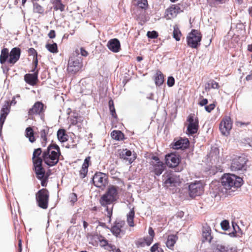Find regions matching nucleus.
<instances>
[{
    "mask_svg": "<svg viewBox=\"0 0 252 252\" xmlns=\"http://www.w3.org/2000/svg\"><path fill=\"white\" fill-rule=\"evenodd\" d=\"M243 179L235 176L234 174H226L221 178V183H218V185L214 187V192L219 194L222 193H226L227 190L239 188L242 185Z\"/></svg>",
    "mask_w": 252,
    "mask_h": 252,
    "instance_id": "1",
    "label": "nucleus"
},
{
    "mask_svg": "<svg viewBox=\"0 0 252 252\" xmlns=\"http://www.w3.org/2000/svg\"><path fill=\"white\" fill-rule=\"evenodd\" d=\"M60 155L61 152L59 146L56 144H50L42 153V161L49 166H55L58 163Z\"/></svg>",
    "mask_w": 252,
    "mask_h": 252,
    "instance_id": "2",
    "label": "nucleus"
},
{
    "mask_svg": "<svg viewBox=\"0 0 252 252\" xmlns=\"http://www.w3.org/2000/svg\"><path fill=\"white\" fill-rule=\"evenodd\" d=\"M21 50L19 47L13 48L10 52L7 48H3L0 52V63L5 64L6 62L11 66L14 65L20 59Z\"/></svg>",
    "mask_w": 252,
    "mask_h": 252,
    "instance_id": "3",
    "label": "nucleus"
},
{
    "mask_svg": "<svg viewBox=\"0 0 252 252\" xmlns=\"http://www.w3.org/2000/svg\"><path fill=\"white\" fill-rule=\"evenodd\" d=\"M164 186L169 188L176 187L180 183L179 176L171 171H167L162 175Z\"/></svg>",
    "mask_w": 252,
    "mask_h": 252,
    "instance_id": "4",
    "label": "nucleus"
},
{
    "mask_svg": "<svg viewBox=\"0 0 252 252\" xmlns=\"http://www.w3.org/2000/svg\"><path fill=\"white\" fill-rule=\"evenodd\" d=\"M81 58L78 55L71 56L68 62L67 71L69 73L74 74L82 67Z\"/></svg>",
    "mask_w": 252,
    "mask_h": 252,
    "instance_id": "5",
    "label": "nucleus"
},
{
    "mask_svg": "<svg viewBox=\"0 0 252 252\" xmlns=\"http://www.w3.org/2000/svg\"><path fill=\"white\" fill-rule=\"evenodd\" d=\"M202 35L200 32L196 30H192L187 37L188 45L192 48H197L200 45Z\"/></svg>",
    "mask_w": 252,
    "mask_h": 252,
    "instance_id": "6",
    "label": "nucleus"
},
{
    "mask_svg": "<svg viewBox=\"0 0 252 252\" xmlns=\"http://www.w3.org/2000/svg\"><path fill=\"white\" fill-rule=\"evenodd\" d=\"M49 194L46 189H42L36 193V200L40 208L46 209L48 207Z\"/></svg>",
    "mask_w": 252,
    "mask_h": 252,
    "instance_id": "7",
    "label": "nucleus"
},
{
    "mask_svg": "<svg viewBox=\"0 0 252 252\" xmlns=\"http://www.w3.org/2000/svg\"><path fill=\"white\" fill-rule=\"evenodd\" d=\"M247 161L248 159L245 155L236 156L232 161L230 166L231 171L245 170Z\"/></svg>",
    "mask_w": 252,
    "mask_h": 252,
    "instance_id": "8",
    "label": "nucleus"
},
{
    "mask_svg": "<svg viewBox=\"0 0 252 252\" xmlns=\"http://www.w3.org/2000/svg\"><path fill=\"white\" fill-rule=\"evenodd\" d=\"M152 159L153 160L150 163L151 166L150 169L151 172L154 173L156 175L159 176L165 169L166 165L157 156L152 157Z\"/></svg>",
    "mask_w": 252,
    "mask_h": 252,
    "instance_id": "9",
    "label": "nucleus"
},
{
    "mask_svg": "<svg viewBox=\"0 0 252 252\" xmlns=\"http://www.w3.org/2000/svg\"><path fill=\"white\" fill-rule=\"evenodd\" d=\"M204 191V186L201 181H195L189 185V194L193 198L201 195Z\"/></svg>",
    "mask_w": 252,
    "mask_h": 252,
    "instance_id": "10",
    "label": "nucleus"
},
{
    "mask_svg": "<svg viewBox=\"0 0 252 252\" xmlns=\"http://www.w3.org/2000/svg\"><path fill=\"white\" fill-rule=\"evenodd\" d=\"M107 175L100 172L95 173L92 179L94 185L98 188L105 187L107 183Z\"/></svg>",
    "mask_w": 252,
    "mask_h": 252,
    "instance_id": "11",
    "label": "nucleus"
},
{
    "mask_svg": "<svg viewBox=\"0 0 252 252\" xmlns=\"http://www.w3.org/2000/svg\"><path fill=\"white\" fill-rule=\"evenodd\" d=\"M189 125L187 127V133L192 135L197 132L198 129V120L197 117L194 118L193 115L190 114L187 120Z\"/></svg>",
    "mask_w": 252,
    "mask_h": 252,
    "instance_id": "12",
    "label": "nucleus"
},
{
    "mask_svg": "<svg viewBox=\"0 0 252 252\" xmlns=\"http://www.w3.org/2000/svg\"><path fill=\"white\" fill-rule=\"evenodd\" d=\"M42 159H38L33 163V170H34L37 179L41 180L43 178L45 174V170L42 166Z\"/></svg>",
    "mask_w": 252,
    "mask_h": 252,
    "instance_id": "13",
    "label": "nucleus"
},
{
    "mask_svg": "<svg viewBox=\"0 0 252 252\" xmlns=\"http://www.w3.org/2000/svg\"><path fill=\"white\" fill-rule=\"evenodd\" d=\"M44 107L46 108L42 102L37 101L29 109L28 115L30 117L34 115H40L44 112Z\"/></svg>",
    "mask_w": 252,
    "mask_h": 252,
    "instance_id": "14",
    "label": "nucleus"
},
{
    "mask_svg": "<svg viewBox=\"0 0 252 252\" xmlns=\"http://www.w3.org/2000/svg\"><path fill=\"white\" fill-rule=\"evenodd\" d=\"M180 162L179 156L174 154L165 156V162L167 166L171 168L176 167Z\"/></svg>",
    "mask_w": 252,
    "mask_h": 252,
    "instance_id": "15",
    "label": "nucleus"
},
{
    "mask_svg": "<svg viewBox=\"0 0 252 252\" xmlns=\"http://www.w3.org/2000/svg\"><path fill=\"white\" fill-rule=\"evenodd\" d=\"M231 128L232 123L229 117L223 119L220 125V129L224 135H228Z\"/></svg>",
    "mask_w": 252,
    "mask_h": 252,
    "instance_id": "16",
    "label": "nucleus"
},
{
    "mask_svg": "<svg viewBox=\"0 0 252 252\" xmlns=\"http://www.w3.org/2000/svg\"><path fill=\"white\" fill-rule=\"evenodd\" d=\"M125 222L124 221H119L116 222L115 224L112 227L111 231L112 234L117 237H121V235H124L125 232L122 228L124 226Z\"/></svg>",
    "mask_w": 252,
    "mask_h": 252,
    "instance_id": "17",
    "label": "nucleus"
},
{
    "mask_svg": "<svg viewBox=\"0 0 252 252\" xmlns=\"http://www.w3.org/2000/svg\"><path fill=\"white\" fill-rule=\"evenodd\" d=\"M202 242H208L210 243L213 238L211 235V228L208 226H203L202 230Z\"/></svg>",
    "mask_w": 252,
    "mask_h": 252,
    "instance_id": "18",
    "label": "nucleus"
},
{
    "mask_svg": "<svg viewBox=\"0 0 252 252\" xmlns=\"http://www.w3.org/2000/svg\"><path fill=\"white\" fill-rule=\"evenodd\" d=\"M107 46L112 52L117 53L120 49V43L118 39L114 38L108 42Z\"/></svg>",
    "mask_w": 252,
    "mask_h": 252,
    "instance_id": "19",
    "label": "nucleus"
},
{
    "mask_svg": "<svg viewBox=\"0 0 252 252\" xmlns=\"http://www.w3.org/2000/svg\"><path fill=\"white\" fill-rule=\"evenodd\" d=\"M189 145V141L188 138H181L176 141L172 146L174 149H186Z\"/></svg>",
    "mask_w": 252,
    "mask_h": 252,
    "instance_id": "20",
    "label": "nucleus"
},
{
    "mask_svg": "<svg viewBox=\"0 0 252 252\" xmlns=\"http://www.w3.org/2000/svg\"><path fill=\"white\" fill-rule=\"evenodd\" d=\"M119 156L120 158L126 160L129 164L131 163L135 159L134 157L129 158L131 156V152L126 149L120 151Z\"/></svg>",
    "mask_w": 252,
    "mask_h": 252,
    "instance_id": "21",
    "label": "nucleus"
},
{
    "mask_svg": "<svg viewBox=\"0 0 252 252\" xmlns=\"http://www.w3.org/2000/svg\"><path fill=\"white\" fill-rule=\"evenodd\" d=\"M90 160V157H87L85 160L84 162L82 164L81 169L79 171V175L80 177L82 179L84 178L88 172V167H89V162Z\"/></svg>",
    "mask_w": 252,
    "mask_h": 252,
    "instance_id": "22",
    "label": "nucleus"
},
{
    "mask_svg": "<svg viewBox=\"0 0 252 252\" xmlns=\"http://www.w3.org/2000/svg\"><path fill=\"white\" fill-rule=\"evenodd\" d=\"M115 201L106 192L101 196L99 200V203L103 207H107L108 205L112 204Z\"/></svg>",
    "mask_w": 252,
    "mask_h": 252,
    "instance_id": "23",
    "label": "nucleus"
},
{
    "mask_svg": "<svg viewBox=\"0 0 252 252\" xmlns=\"http://www.w3.org/2000/svg\"><path fill=\"white\" fill-rule=\"evenodd\" d=\"M118 187L114 186H109L106 193L115 201L118 199Z\"/></svg>",
    "mask_w": 252,
    "mask_h": 252,
    "instance_id": "24",
    "label": "nucleus"
},
{
    "mask_svg": "<svg viewBox=\"0 0 252 252\" xmlns=\"http://www.w3.org/2000/svg\"><path fill=\"white\" fill-rule=\"evenodd\" d=\"M24 79L29 84L34 85L36 84L37 80V74L36 73L26 74L24 76Z\"/></svg>",
    "mask_w": 252,
    "mask_h": 252,
    "instance_id": "25",
    "label": "nucleus"
},
{
    "mask_svg": "<svg viewBox=\"0 0 252 252\" xmlns=\"http://www.w3.org/2000/svg\"><path fill=\"white\" fill-rule=\"evenodd\" d=\"M215 252H236V250L224 245H217L215 249Z\"/></svg>",
    "mask_w": 252,
    "mask_h": 252,
    "instance_id": "26",
    "label": "nucleus"
},
{
    "mask_svg": "<svg viewBox=\"0 0 252 252\" xmlns=\"http://www.w3.org/2000/svg\"><path fill=\"white\" fill-rule=\"evenodd\" d=\"M178 237L175 235H169L166 242V246L172 249L177 240Z\"/></svg>",
    "mask_w": 252,
    "mask_h": 252,
    "instance_id": "27",
    "label": "nucleus"
},
{
    "mask_svg": "<svg viewBox=\"0 0 252 252\" xmlns=\"http://www.w3.org/2000/svg\"><path fill=\"white\" fill-rule=\"evenodd\" d=\"M49 127H46L45 128L41 129L40 131V137L42 139L41 144L43 147H45L46 145L47 141V135L49 132Z\"/></svg>",
    "mask_w": 252,
    "mask_h": 252,
    "instance_id": "28",
    "label": "nucleus"
},
{
    "mask_svg": "<svg viewBox=\"0 0 252 252\" xmlns=\"http://www.w3.org/2000/svg\"><path fill=\"white\" fill-rule=\"evenodd\" d=\"M57 137L60 142H64L67 140L68 135L66 134L64 129H60L57 132Z\"/></svg>",
    "mask_w": 252,
    "mask_h": 252,
    "instance_id": "29",
    "label": "nucleus"
},
{
    "mask_svg": "<svg viewBox=\"0 0 252 252\" xmlns=\"http://www.w3.org/2000/svg\"><path fill=\"white\" fill-rule=\"evenodd\" d=\"M25 136L28 138L31 143H33L35 141V138L34 136V132L32 128L29 126L26 129Z\"/></svg>",
    "mask_w": 252,
    "mask_h": 252,
    "instance_id": "30",
    "label": "nucleus"
},
{
    "mask_svg": "<svg viewBox=\"0 0 252 252\" xmlns=\"http://www.w3.org/2000/svg\"><path fill=\"white\" fill-rule=\"evenodd\" d=\"M135 216V212L134 211V209L132 208L130 210L128 214L127 215V222L130 227H133L134 226V223L133 221V219Z\"/></svg>",
    "mask_w": 252,
    "mask_h": 252,
    "instance_id": "31",
    "label": "nucleus"
},
{
    "mask_svg": "<svg viewBox=\"0 0 252 252\" xmlns=\"http://www.w3.org/2000/svg\"><path fill=\"white\" fill-rule=\"evenodd\" d=\"M41 153L42 150L41 148H39L34 150L32 157V160L33 163H34L36 160H38V159H43L42 157H40Z\"/></svg>",
    "mask_w": 252,
    "mask_h": 252,
    "instance_id": "32",
    "label": "nucleus"
},
{
    "mask_svg": "<svg viewBox=\"0 0 252 252\" xmlns=\"http://www.w3.org/2000/svg\"><path fill=\"white\" fill-rule=\"evenodd\" d=\"M113 139L120 141L124 139V134L120 130H114L111 133Z\"/></svg>",
    "mask_w": 252,
    "mask_h": 252,
    "instance_id": "33",
    "label": "nucleus"
},
{
    "mask_svg": "<svg viewBox=\"0 0 252 252\" xmlns=\"http://www.w3.org/2000/svg\"><path fill=\"white\" fill-rule=\"evenodd\" d=\"M181 35L182 33L178 26L175 25L174 26V31L173 32V37L175 39L176 41H180Z\"/></svg>",
    "mask_w": 252,
    "mask_h": 252,
    "instance_id": "34",
    "label": "nucleus"
},
{
    "mask_svg": "<svg viewBox=\"0 0 252 252\" xmlns=\"http://www.w3.org/2000/svg\"><path fill=\"white\" fill-rule=\"evenodd\" d=\"M45 47L50 52L52 53H56L58 51L57 44L56 43L47 44L45 45Z\"/></svg>",
    "mask_w": 252,
    "mask_h": 252,
    "instance_id": "35",
    "label": "nucleus"
},
{
    "mask_svg": "<svg viewBox=\"0 0 252 252\" xmlns=\"http://www.w3.org/2000/svg\"><path fill=\"white\" fill-rule=\"evenodd\" d=\"M28 53L31 55H33V61L34 62L35 67H36L38 63L37 60V53L36 51L33 48H30L28 50Z\"/></svg>",
    "mask_w": 252,
    "mask_h": 252,
    "instance_id": "36",
    "label": "nucleus"
},
{
    "mask_svg": "<svg viewBox=\"0 0 252 252\" xmlns=\"http://www.w3.org/2000/svg\"><path fill=\"white\" fill-rule=\"evenodd\" d=\"M33 11L34 13L39 14H43L44 12V8L39 5L38 3L35 2L33 3Z\"/></svg>",
    "mask_w": 252,
    "mask_h": 252,
    "instance_id": "37",
    "label": "nucleus"
},
{
    "mask_svg": "<svg viewBox=\"0 0 252 252\" xmlns=\"http://www.w3.org/2000/svg\"><path fill=\"white\" fill-rule=\"evenodd\" d=\"M10 106L9 101H6L1 109V113L8 115L10 112Z\"/></svg>",
    "mask_w": 252,
    "mask_h": 252,
    "instance_id": "38",
    "label": "nucleus"
},
{
    "mask_svg": "<svg viewBox=\"0 0 252 252\" xmlns=\"http://www.w3.org/2000/svg\"><path fill=\"white\" fill-rule=\"evenodd\" d=\"M109 110L110 111V113L113 117L114 118H117V116L115 111V109L114 107V102L113 101L112 99H110L109 101Z\"/></svg>",
    "mask_w": 252,
    "mask_h": 252,
    "instance_id": "39",
    "label": "nucleus"
},
{
    "mask_svg": "<svg viewBox=\"0 0 252 252\" xmlns=\"http://www.w3.org/2000/svg\"><path fill=\"white\" fill-rule=\"evenodd\" d=\"M163 83V76L161 73L160 72H159V73H157V76L155 78V83L157 86H160L162 85Z\"/></svg>",
    "mask_w": 252,
    "mask_h": 252,
    "instance_id": "40",
    "label": "nucleus"
},
{
    "mask_svg": "<svg viewBox=\"0 0 252 252\" xmlns=\"http://www.w3.org/2000/svg\"><path fill=\"white\" fill-rule=\"evenodd\" d=\"M176 7L171 6L167 9V16L169 18H173L176 16L175 13Z\"/></svg>",
    "mask_w": 252,
    "mask_h": 252,
    "instance_id": "41",
    "label": "nucleus"
},
{
    "mask_svg": "<svg viewBox=\"0 0 252 252\" xmlns=\"http://www.w3.org/2000/svg\"><path fill=\"white\" fill-rule=\"evenodd\" d=\"M64 7L65 5L62 2L53 4L54 9L56 11L60 10L61 11H63L64 10Z\"/></svg>",
    "mask_w": 252,
    "mask_h": 252,
    "instance_id": "42",
    "label": "nucleus"
},
{
    "mask_svg": "<svg viewBox=\"0 0 252 252\" xmlns=\"http://www.w3.org/2000/svg\"><path fill=\"white\" fill-rule=\"evenodd\" d=\"M137 5L142 9H145L148 6L147 0H138Z\"/></svg>",
    "mask_w": 252,
    "mask_h": 252,
    "instance_id": "43",
    "label": "nucleus"
},
{
    "mask_svg": "<svg viewBox=\"0 0 252 252\" xmlns=\"http://www.w3.org/2000/svg\"><path fill=\"white\" fill-rule=\"evenodd\" d=\"M69 200L72 205L77 200V195L75 193H71L69 195Z\"/></svg>",
    "mask_w": 252,
    "mask_h": 252,
    "instance_id": "44",
    "label": "nucleus"
},
{
    "mask_svg": "<svg viewBox=\"0 0 252 252\" xmlns=\"http://www.w3.org/2000/svg\"><path fill=\"white\" fill-rule=\"evenodd\" d=\"M113 206V205L112 206ZM106 207V211L107 212V216L109 218L108 222L110 223L111 220V217L112 216V213H113V207H112L111 208H109L108 206L105 207Z\"/></svg>",
    "mask_w": 252,
    "mask_h": 252,
    "instance_id": "45",
    "label": "nucleus"
},
{
    "mask_svg": "<svg viewBox=\"0 0 252 252\" xmlns=\"http://www.w3.org/2000/svg\"><path fill=\"white\" fill-rule=\"evenodd\" d=\"M151 252H163V250L161 248H159L158 247V243L154 244L151 248Z\"/></svg>",
    "mask_w": 252,
    "mask_h": 252,
    "instance_id": "46",
    "label": "nucleus"
},
{
    "mask_svg": "<svg viewBox=\"0 0 252 252\" xmlns=\"http://www.w3.org/2000/svg\"><path fill=\"white\" fill-rule=\"evenodd\" d=\"M221 228L224 230H227L229 228V223L228 220H224L220 223Z\"/></svg>",
    "mask_w": 252,
    "mask_h": 252,
    "instance_id": "47",
    "label": "nucleus"
},
{
    "mask_svg": "<svg viewBox=\"0 0 252 252\" xmlns=\"http://www.w3.org/2000/svg\"><path fill=\"white\" fill-rule=\"evenodd\" d=\"M147 35L150 38L154 39L158 37V33L157 32L154 31L152 32L149 31L147 33Z\"/></svg>",
    "mask_w": 252,
    "mask_h": 252,
    "instance_id": "48",
    "label": "nucleus"
},
{
    "mask_svg": "<svg viewBox=\"0 0 252 252\" xmlns=\"http://www.w3.org/2000/svg\"><path fill=\"white\" fill-rule=\"evenodd\" d=\"M135 244L137 247H144L146 245L144 238L138 239Z\"/></svg>",
    "mask_w": 252,
    "mask_h": 252,
    "instance_id": "49",
    "label": "nucleus"
},
{
    "mask_svg": "<svg viewBox=\"0 0 252 252\" xmlns=\"http://www.w3.org/2000/svg\"><path fill=\"white\" fill-rule=\"evenodd\" d=\"M209 82L211 89H218L219 88V84L214 80H210Z\"/></svg>",
    "mask_w": 252,
    "mask_h": 252,
    "instance_id": "50",
    "label": "nucleus"
},
{
    "mask_svg": "<svg viewBox=\"0 0 252 252\" xmlns=\"http://www.w3.org/2000/svg\"><path fill=\"white\" fill-rule=\"evenodd\" d=\"M167 84L169 87L173 86L175 84L174 78L172 76L169 77L168 78Z\"/></svg>",
    "mask_w": 252,
    "mask_h": 252,
    "instance_id": "51",
    "label": "nucleus"
},
{
    "mask_svg": "<svg viewBox=\"0 0 252 252\" xmlns=\"http://www.w3.org/2000/svg\"><path fill=\"white\" fill-rule=\"evenodd\" d=\"M7 116V115H6V114H5L4 113H0V126H2V125H3Z\"/></svg>",
    "mask_w": 252,
    "mask_h": 252,
    "instance_id": "52",
    "label": "nucleus"
},
{
    "mask_svg": "<svg viewBox=\"0 0 252 252\" xmlns=\"http://www.w3.org/2000/svg\"><path fill=\"white\" fill-rule=\"evenodd\" d=\"M215 107V104L212 103L205 107V110L208 112H211Z\"/></svg>",
    "mask_w": 252,
    "mask_h": 252,
    "instance_id": "53",
    "label": "nucleus"
},
{
    "mask_svg": "<svg viewBox=\"0 0 252 252\" xmlns=\"http://www.w3.org/2000/svg\"><path fill=\"white\" fill-rule=\"evenodd\" d=\"M147 246H150L153 241V238L152 237L147 236L144 238Z\"/></svg>",
    "mask_w": 252,
    "mask_h": 252,
    "instance_id": "54",
    "label": "nucleus"
},
{
    "mask_svg": "<svg viewBox=\"0 0 252 252\" xmlns=\"http://www.w3.org/2000/svg\"><path fill=\"white\" fill-rule=\"evenodd\" d=\"M2 65L1 66V68L2 69L3 73L4 74H7L8 73V72L9 71V70H10L9 67L7 65H5L3 64H2Z\"/></svg>",
    "mask_w": 252,
    "mask_h": 252,
    "instance_id": "55",
    "label": "nucleus"
},
{
    "mask_svg": "<svg viewBox=\"0 0 252 252\" xmlns=\"http://www.w3.org/2000/svg\"><path fill=\"white\" fill-rule=\"evenodd\" d=\"M50 38H54L56 36V33L54 30H51L48 34Z\"/></svg>",
    "mask_w": 252,
    "mask_h": 252,
    "instance_id": "56",
    "label": "nucleus"
},
{
    "mask_svg": "<svg viewBox=\"0 0 252 252\" xmlns=\"http://www.w3.org/2000/svg\"><path fill=\"white\" fill-rule=\"evenodd\" d=\"M208 103V100L206 98H203L199 102V104L200 106H204Z\"/></svg>",
    "mask_w": 252,
    "mask_h": 252,
    "instance_id": "57",
    "label": "nucleus"
},
{
    "mask_svg": "<svg viewBox=\"0 0 252 252\" xmlns=\"http://www.w3.org/2000/svg\"><path fill=\"white\" fill-rule=\"evenodd\" d=\"M148 233H149V237H152V238H154V237L155 236V232H154V230L153 229V228L152 227H149Z\"/></svg>",
    "mask_w": 252,
    "mask_h": 252,
    "instance_id": "58",
    "label": "nucleus"
},
{
    "mask_svg": "<svg viewBox=\"0 0 252 252\" xmlns=\"http://www.w3.org/2000/svg\"><path fill=\"white\" fill-rule=\"evenodd\" d=\"M40 180H41V186L42 187H46V185H47V178H44V177L43 178H42Z\"/></svg>",
    "mask_w": 252,
    "mask_h": 252,
    "instance_id": "59",
    "label": "nucleus"
},
{
    "mask_svg": "<svg viewBox=\"0 0 252 252\" xmlns=\"http://www.w3.org/2000/svg\"><path fill=\"white\" fill-rule=\"evenodd\" d=\"M80 53L81 55L84 57H86L88 54V52L83 48H81Z\"/></svg>",
    "mask_w": 252,
    "mask_h": 252,
    "instance_id": "60",
    "label": "nucleus"
},
{
    "mask_svg": "<svg viewBox=\"0 0 252 252\" xmlns=\"http://www.w3.org/2000/svg\"><path fill=\"white\" fill-rule=\"evenodd\" d=\"M172 7H176V10L175 11V13H176V14L180 12V7L178 5H173Z\"/></svg>",
    "mask_w": 252,
    "mask_h": 252,
    "instance_id": "61",
    "label": "nucleus"
},
{
    "mask_svg": "<svg viewBox=\"0 0 252 252\" xmlns=\"http://www.w3.org/2000/svg\"><path fill=\"white\" fill-rule=\"evenodd\" d=\"M18 247H19V252H21L22 251V241L21 239L19 240L18 242Z\"/></svg>",
    "mask_w": 252,
    "mask_h": 252,
    "instance_id": "62",
    "label": "nucleus"
},
{
    "mask_svg": "<svg viewBox=\"0 0 252 252\" xmlns=\"http://www.w3.org/2000/svg\"><path fill=\"white\" fill-rule=\"evenodd\" d=\"M210 89H211V88L209 82H208L206 84H205V89L206 90H209Z\"/></svg>",
    "mask_w": 252,
    "mask_h": 252,
    "instance_id": "63",
    "label": "nucleus"
},
{
    "mask_svg": "<svg viewBox=\"0 0 252 252\" xmlns=\"http://www.w3.org/2000/svg\"><path fill=\"white\" fill-rule=\"evenodd\" d=\"M246 80L249 81L252 79V73L249 75H248L246 78Z\"/></svg>",
    "mask_w": 252,
    "mask_h": 252,
    "instance_id": "64",
    "label": "nucleus"
}]
</instances>
